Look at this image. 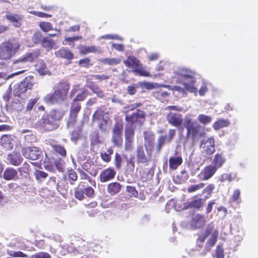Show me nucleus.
I'll use <instances>...</instances> for the list:
<instances>
[{
  "label": "nucleus",
  "mask_w": 258,
  "mask_h": 258,
  "mask_svg": "<svg viewBox=\"0 0 258 258\" xmlns=\"http://www.w3.org/2000/svg\"><path fill=\"white\" fill-rule=\"evenodd\" d=\"M196 74L194 71L190 69L181 68L174 72L173 78L177 83L182 84L187 91L197 96L198 91L195 86L197 81Z\"/></svg>",
  "instance_id": "nucleus-1"
},
{
  "label": "nucleus",
  "mask_w": 258,
  "mask_h": 258,
  "mask_svg": "<svg viewBox=\"0 0 258 258\" xmlns=\"http://www.w3.org/2000/svg\"><path fill=\"white\" fill-rule=\"evenodd\" d=\"M62 116V112L52 110L47 115L43 116L36 125L44 131L55 130L59 126V120Z\"/></svg>",
  "instance_id": "nucleus-2"
},
{
  "label": "nucleus",
  "mask_w": 258,
  "mask_h": 258,
  "mask_svg": "<svg viewBox=\"0 0 258 258\" xmlns=\"http://www.w3.org/2000/svg\"><path fill=\"white\" fill-rule=\"evenodd\" d=\"M20 47L17 40H9L0 44V60L1 66H4V61L11 59L18 51Z\"/></svg>",
  "instance_id": "nucleus-3"
},
{
  "label": "nucleus",
  "mask_w": 258,
  "mask_h": 258,
  "mask_svg": "<svg viewBox=\"0 0 258 258\" xmlns=\"http://www.w3.org/2000/svg\"><path fill=\"white\" fill-rule=\"evenodd\" d=\"M210 235V238L208 240L206 243L205 248L203 251V255L205 254L210 249V247L214 246L217 241L218 236V232L217 230L214 229V225L212 223L209 224L206 227L204 233H202L199 238L197 239V246L202 247L203 243L206 238Z\"/></svg>",
  "instance_id": "nucleus-4"
},
{
  "label": "nucleus",
  "mask_w": 258,
  "mask_h": 258,
  "mask_svg": "<svg viewBox=\"0 0 258 258\" xmlns=\"http://www.w3.org/2000/svg\"><path fill=\"white\" fill-rule=\"evenodd\" d=\"M85 243L84 241L83 242V244L77 247L73 244H60L58 253L61 255H65L67 253L74 255L83 253L89 250V247Z\"/></svg>",
  "instance_id": "nucleus-5"
},
{
  "label": "nucleus",
  "mask_w": 258,
  "mask_h": 258,
  "mask_svg": "<svg viewBox=\"0 0 258 258\" xmlns=\"http://www.w3.org/2000/svg\"><path fill=\"white\" fill-rule=\"evenodd\" d=\"M184 126L187 130V138L191 136L195 138L202 136L200 131L202 126L196 121H192L191 119L186 118L184 119Z\"/></svg>",
  "instance_id": "nucleus-6"
},
{
  "label": "nucleus",
  "mask_w": 258,
  "mask_h": 258,
  "mask_svg": "<svg viewBox=\"0 0 258 258\" xmlns=\"http://www.w3.org/2000/svg\"><path fill=\"white\" fill-rule=\"evenodd\" d=\"M152 150L146 147V151L142 146L137 147L136 150V158L138 163L148 165L151 160L152 157Z\"/></svg>",
  "instance_id": "nucleus-7"
},
{
  "label": "nucleus",
  "mask_w": 258,
  "mask_h": 258,
  "mask_svg": "<svg viewBox=\"0 0 258 258\" xmlns=\"http://www.w3.org/2000/svg\"><path fill=\"white\" fill-rule=\"evenodd\" d=\"M22 154L26 159L31 160L40 159L42 156L41 150L37 147H26L22 149Z\"/></svg>",
  "instance_id": "nucleus-8"
},
{
  "label": "nucleus",
  "mask_w": 258,
  "mask_h": 258,
  "mask_svg": "<svg viewBox=\"0 0 258 258\" xmlns=\"http://www.w3.org/2000/svg\"><path fill=\"white\" fill-rule=\"evenodd\" d=\"M33 83V77L31 76L26 77L25 79L14 89L13 92L14 95L20 97L22 94L24 93L28 90L32 88Z\"/></svg>",
  "instance_id": "nucleus-9"
},
{
  "label": "nucleus",
  "mask_w": 258,
  "mask_h": 258,
  "mask_svg": "<svg viewBox=\"0 0 258 258\" xmlns=\"http://www.w3.org/2000/svg\"><path fill=\"white\" fill-rule=\"evenodd\" d=\"M74 189L75 197L80 201L85 198V195L89 198H92L94 196V190L91 186H86L79 184Z\"/></svg>",
  "instance_id": "nucleus-10"
},
{
  "label": "nucleus",
  "mask_w": 258,
  "mask_h": 258,
  "mask_svg": "<svg viewBox=\"0 0 258 258\" xmlns=\"http://www.w3.org/2000/svg\"><path fill=\"white\" fill-rule=\"evenodd\" d=\"M200 148L204 155H212L215 151V140L212 137L201 142Z\"/></svg>",
  "instance_id": "nucleus-11"
},
{
  "label": "nucleus",
  "mask_w": 258,
  "mask_h": 258,
  "mask_svg": "<svg viewBox=\"0 0 258 258\" xmlns=\"http://www.w3.org/2000/svg\"><path fill=\"white\" fill-rule=\"evenodd\" d=\"M81 104L77 101H74L71 104L70 117L67 122L68 127H73L77 121V114L81 110Z\"/></svg>",
  "instance_id": "nucleus-12"
},
{
  "label": "nucleus",
  "mask_w": 258,
  "mask_h": 258,
  "mask_svg": "<svg viewBox=\"0 0 258 258\" xmlns=\"http://www.w3.org/2000/svg\"><path fill=\"white\" fill-rule=\"evenodd\" d=\"M145 114L144 111L137 109L136 112H133L131 115H126L125 120L126 123L134 125L135 122L141 124L145 120Z\"/></svg>",
  "instance_id": "nucleus-13"
},
{
  "label": "nucleus",
  "mask_w": 258,
  "mask_h": 258,
  "mask_svg": "<svg viewBox=\"0 0 258 258\" xmlns=\"http://www.w3.org/2000/svg\"><path fill=\"white\" fill-rule=\"evenodd\" d=\"M122 130L123 125L119 122H116L112 128V141L114 144L117 147L120 146L122 143Z\"/></svg>",
  "instance_id": "nucleus-14"
},
{
  "label": "nucleus",
  "mask_w": 258,
  "mask_h": 258,
  "mask_svg": "<svg viewBox=\"0 0 258 258\" xmlns=\"http://www.w3.org/2000/svg\"><path fill=\"white\" fill-rule=\"evenodd\" d=\"M65 98L56 90L53 93H49L44 97V101L48 104L59 103L63 101Z\"/></svg>",
  "instance_id": "nucleus-15"
},
{
  "label": "nucleus",
  "mask_w": 258,
  "mask_h": 258,
  "mask_svg": "<svg viewBox=\"0 0 258 258\" xmlns=\"http://www.w3.org/2000/svg\"><path fill=\"white\" fill-rule=\"evenodd\" d=\"M166 118L169 123L176 127L181 125L183 121L181 114L172 112L166 115Z\"/></svg>",
  "instance_id": "nucleus-16"
},
{
  "label": "nucleus",
  "mask_w": 258,
  "mask_h": 258,
  "mask_svg": "<svg viewBox=\"0 0 258 258\" xmlns=\"http://www.w3.org/2000/svg\"><path fill=\"white\" fill-rule=\"evenodd\" d=\"M6 18L10 23H12L14 27L19 28L22 25L23 16L21 15L7 12L6 15Z\"/></svg>",
  "instance_id": "nucleus-17"
},
{
  "label": "nucleus",
  "mask_w": 258,
  "mask_h": 258,
  "mask_svg": "<svg viewBox=\"0 0 258 258\" xmlns=\"http://www.w3.org/2000/svg\"><path fill=\"white\" fill-rule=\"evenodd\" d=\"M217 170L216 167L210 164L202 170L199 177L202 180H207L214 175Z\"/></svg>",
  "instance_id": "nucleus-18"
},
{
  "label": "nucleus",
  "mask_w": 258,
  "mask_h": 258,
  "mask_svg": "<svg viewBox=\"0 0 258 258\" xmlns=\"http://www.w3.org/2000/svg\"><path fill=\"white\" fill-rule=\"evenodd\" d=\"M44 164L45 168L50 171H53L54 169V167L59 172H63L64 171V162L62 159H59L58 160L55 161L54 165L51 164V162L49 163L44 161Z\"/></svg>",
  "instance_id": "nucleus-19"
},
{
  "label": "nucleus",
  "mask_w": 258,
  "mask_h": 258,
  "mask_svg": "<svg viewBox=\"0 0 258 258\" xmlns=\"http://www.w3.org/2000/svg\"><path fill=\"white\" fill-rule=\"evenodd\" d=\"M7 160L9 164L17 166L21 164L23 158L19 153L12 152L8 155Z\"/></svg>",
  "instance_id": "nucleus-20"
},
{
  "label": "nucleus",
  "mask_w": 258,
  "mask_h": 258,
  "mask_svg": "<svg viewBox=\"0 0 258 258\" xmlns=\"http://www.w3.org/2000/svg\"><path fill=\"white\" fill-rule=\"evenodd\" d=\"M54 55L56 57L69 60H72L74 57L73 53L67 47H61L59 50L55 51Z\"/></svg>",
  "instance_id": "nucleus-21"
},
{
  "label": "nucleus",
  "mask_w": 258,
  "mask_h": 258,
  "mask_svg": "<svg viewBox=\"0 0 258 258\" xmlns=\"http://www.w3.org/2000/svg\"><path fill=\"white\" fill-rule=\"evenodd\" d=\"M116 174V171L110 168L103 170L99 175L100 180L101 182H105L112 180Z\"/></svg>",
  "instance_id": "nucleus-22"
},
{
  "label": "nucleus",
  "mask_w": 258,
  "mask_h": 258,
  "mask_svg": "<svg viewBox=\"0 0 258 258\" xmlns=\"http://www.w3.org/2000/svg\"><path fill=\"white\" fill-rule=\"evenodd\" d=\"M206 223L205 217L200 214H197L193 216L191 221L192 228L197 229L203 227Z\"/></svg>",
  "instance_id": "nucleus-23"
},
{
  "label": "nucleus",
  "mask_w": 258,
  "mask_h": 258,
  "mask_svg": "<svg viewBox=\"0 0 258 258\" xmlns=\"http://www.w3.org/2000/svg\"><path fill=\"white\" fill-rule=\"evenodd\" d=\"M3 177L7 180H15L18 178V171L13 168H7L4 172Z\"/></svg>",
  "instance_id": "nucleus-24"
},
{
  "label": "nucleus",
  "mask_w": 258,
  "mask_h": 258,
  "mask_svg": "<svg viewBox=\"0 0 258 258\" xmlns=\"http://www.w3.org/2000/svg\"><path fill=\"white\" fill-rule=\"evenodd\" d=\"M69 89L70 84L67 82H62L57 84L56 90L66 99Z\"/></svg>",
  "instance_id": "nucleus-25"
},
{
  "label": "nucleus",
  "mask_w": 258,
  "mask_h": 258,
  "mask_svg": "<svg viewBox=\"0 0 258 258\" xmlns=\"http://www.w3.org/2000/svg\"><path fill=\"white\" fill-rule=\"evenodd\" d=\"M225 161V157L222 154H216L211 164L218 169L223 166Z\"/></svg>",
  "instance_id": "nucleus-26"
},
{
  "label": "nucleus",
  "mask_w": 258,
  "mask_h": 258,
  "mask_svg": "<svg viewBox=\"0 0 258 258\" xmlns=\"http://www.w3.org/2000/svg\"><path fill=\"white\" fill-rule=\"evenodd\" d=\"M35 70L40 75H50L48 69L43 60L38 61L35 66Z\"/></svg>",
  "instance_id": "nucleus-27"
},
{
  "label": "nucleus",
  "mask_w": 258,
  "mask_h": 258,
  "mask_svg": "<svg viewBox=\"0 0 258 258\" xmlns=\"http://www.w3.org/2000/svg\"><path fill=\"white\" fill-rule=\"evenodd\" d=\"M1 145L6 150H10L13 147L12 139L8 135H3L1 139Z\"/></svg>",
  "instance_id": "nucleus-28"
},
{
  "label": "nucleus",
  "mask_w": 258,
  "mask_h": 258,
  "mask_svg": "<svg viewBox=\"0 0 258 258\" xmlns=\"http://www.w3.org/2000/svg\"><path fill=\"white\" fill-rule=\"evenodd\" d=\"M41 44L47 51H49L53 48H55V46L56 45L53 40L50 39L48 37L43 38L41 41Z\"/></svg>",
  "instance_id": "nucleus-29"
},
{
  "label": "nucleus",
  "mask_w": 258,
  "mask_h": 258,
  "mask_svg": "<svg viewBox=\"0 0 258 258\" xmlns=\"http://www.w3.org/2000/svg\"><path fill=\"white\" fill-rule=\"evenodd\" d=\"M182 163V158L180 156L171 157L169 159V168L172 170L177 169Z\"/></svg>",
  "instance_id": "nucleus-30"
},
{
  "label": "nucleus",
  "mask_w": 258,
  "mask_h": 258,
  "mask_svg": "<svg viewBox=\"0 0 258 258\" xmlns=\"http://www.w3.org/2000/svg\"><path fill=\"white\" fill-rule=\"evenodd\" d=\"M81 51L85 54L88 53H101L102 52L100 47L95 45L82 46L81 48Z\"/></svg>",
  "instance_id": "nucleus-31"
},
{
  "label": "nucleus",
  "mask_w": 258,
  "mask_h": 258,
  "mask_svg": "<svg viewBox=\"0 0 258 258\" xmlns=\"http://www.w3.org/2000/svg\"><path fill=\"white\" fill-rule=\"evenodd\" d=\"M230 124L229 120L227 119H220L216 121L212 125L213 128L217 131L220 128L227 127Z\"/></svg>",
  "instance_id": "nucleus-32"
},
{
  "label": "nucleus",
  "mask_w": 258,
  "mask_h": 258,
  "mask_svg": "<svg viewBox=\"0 0 258 258\" xmlns=\"http://www.w3.org/2000/svg\"><path fill=\"white\" fill-rule=\"evenodd\" d=\"M124 64L130 68L135 69L139 67L140 61L133 56H128L127 59L123 61Z\"/></svg>",
  "instance_id": "nucleus-33"
},
{
  "label": "nucleus",
  "mask_w": 258,
  "mask_h": 258,
  "mask_svg": "<svg viewBox=\"0 0 258 258\" xmlns=\"http://www.w3.org/2000/svg\"><path fill=\"white\" fill-rule=\"evenodd\" d=\"M40 54V50L36 49L32 52L26 53L23 57L27 62H32L39 57Z\"/></svg>",
  "instance_id": "nucleus-34"
},
{
  "label": "nucleus",
  "mask_w": 258,
  "mask_h": 258,
  "mask_svg": "<svg viewBox=\"0 0 258 258\" xmlns=\"http://www.w3.org/2000/svg\"><path fill=\"white\" fill-rule=\"evenodd\" d=\"M121 188L120 184L117 182H112L108 185L107 191L111 195L118 193Z\"/></svg>",
  "instance_id": "nucleus-35"
},
{
  "label": "nucleus",
  "mask_w": 258,
  "mask_h": 258,
  "mask_svg": "<svg viewBox=\"0 0 258 258\" xmlns=\"http://www.w3.org/2000/svg\"><path fill=\"white\" fill-rule=\"evenodd\" d=\"M26 63L27 61L24 59V57L22 56L19 59L14 60L11 66L13 69H23L26 68Z\"/></svg>",
  "instance_id": "nucleus-36"
},
{
  "label": "nucleus",
  "mask_w": 258,
  "mask_h": 258,
  "mask_svg": "<svg viewBox=\"0 0 258 258\" xmlns=\"http://www.w3.org/2000/svg\"><path fill=\"white\" fill-rule=\"evenodd\" d=\"M88 87L92 91L96 94L98 97L102 98L104 96V94L101 89L98 86V85L94 84L92 82L88 83L87 85Z\"/></svg>",
  "instance_id": "nucleus-37"
},
{
  "label": "nucleus",
  "mask_w": 258,
  "mask_h": 258,
  "mask_svg": "<svg viewBox=\"0 0 258 258\" xmlns=\"http://www.w3.org/2000/svg\"><path fill=\"white\" fill-rule=\"evenodd\" d=\"M99 61L105 65L113 66L119 63L121 60L118 58H102Z\"/></svg>",
  "instance_id": "nucleus-38"
},
{
  "label": "nucleus",
  "mask_w": 258,
  "mask_h": 258,
  "mask_svg": "<svg viewBox=\"0 0 258 258\" xmlns=\"http://www.w3.org/2000/svg\"><path fill=\"white\" fill-rule=\"evenodd\" d=\"M25 72V70H22L19 71L14 72L7 75L4 73L0 72V82L1 83H4L7 80L13 78L14 76L21 74Z\"/></svg>",
  "instance_id": "nucleus-39"
},
{
  "label": "nucleus",
  "mask_w": 258,
  "mask_h": 258,
  "mask_svg": "<svg viewBox=\"0 0 258 258\" xmlns=\"http://www.w3.org/2000/svg\"><path fill=\"white\" fill-rule=\"evenodd\" d=\"M134 126L126 124L125 128V137L126 140H133L134 136Z\"/></svg>",
  "instance_id": "nucleus-40"
},
{
  "label": "nucleus",
  "mask_w": 258,
  "mask_h": 258,
  "mask_svg": "<svg viewBox=\"0 0 258 258\" xmlns=\"http://www.w3.org/2000/svg\"><path fill=\"white\" fill-rule=\"evenodd\" d=\"M203 199H200L193 200L189 202L185 206V208H197L199 209L203 205Z\"/></svg>",
  "instance_id": "nucleus-41"
},
{
  "label": "nucleus",
  "mask_w": 258,
  "mask_h": 258,
  "mask_svg": "<svg viewBox=\"0 0 258 258\" xmlns=\"http://www.w3.org/2000/svg\"><path fill=\"white\" fill-rule=\"evenodd\" d=\"M34 175L36 179L42 182L48 176V174L43 171L36 169L34 173Z\"/></svg>",
  "instance_id": "nucleus-42"
},
{
  "label": "nucleus",
  "mask_w": 258,
  "mask_h": 258,
  "mask_svg": "<svg viewBox=\"0 0 258 258\" xmlns=\"http://www.w3.org/2000/svg\"><path fill=\"white\" fill-rule=\"evenodd\" d=\"M89 95V92L86 89H83L82 91L78 93L75 98L73 99L74 101H82L85 99Z\"/></svg>",
  "instance_id": "nucleus-43"
},
{
  "label": "nucleus",
  "mask_w": 258,
  "mask_h": 258,
  "mask_svg": "<svg viewBox=\"0 0 258 258\" xmlns=\"http://www.w3.org/2000/svg\"><path fill=\"white\" fill-rule=\"evenodd\" d=\"M197 119L203 124H207L210 123L212 121V117L210 116L203 114H199Z\"/></svg>",
  "instance_id": "nucleus-44"
},
{
  "label": "nucleus",
  "mask_w": 258,
  "mask_h": 258,
  "mask_svg": "<svg viewBox=\"0 0 258 258\" xmlns=\"http://www.w3.org/2000/svg\"><path fill=\"white\" fill-rule=\"evenodd\" d=\"M40 29L45 32L53 30L52 25L50 22H43L39 24Z\"/></svg>",
  "instance_id": "nucleus-45"
},
{
  "label": "nucleus",
  "mask_w": 258,
  "mask_h": 258,
  "mask_svg": "<svg viewBox=\"0 0 258 258\" xmlns=\"http://www.w3.org/2000/svg\"><path fill=\"white\" fill-rule=\"evenodd\" d=\"M205 186L203 183H200L198 184L190 185L187 188V191L189 192H193L196 191L200 189L203 188Z\"/></svg>",
  "instance_id": "nucleus-46"
},
{
  "label": "nucleus",
  "mask_w": 258,
  "mask_h": 258,
  "mask_svg": "<svg viewBox=\"0 0 258 258\" xmlns=\"http://www.w3.org/2000/svg\"><path fill=\"white\" fill-rule=\"evenodd\" d=\"M167 142L166 136L161 135L158 139L157 149L158 151H160L162 146Z\"/></svg>",
  "instance_id": "nucleus-47"
},
{
  "label": "nucleus",
  "mask_w": 258,
  "mask_h": 258,
  "mask_svg": "<svg viewBox=\"0 0 258 258\" xmlns=\"http://www.w3.org/2000/svg\"><path fill=\"white\" fill-rule=\"evenodd\" d=\"M32 39L34 43L37 44L41 43L42 39V34L40 31H37L33 34Z\"/></svg>",
  "instance_id": "nucleus-48"
},
{
  "label": "nucleus",
  "mask_w": 258,
  "mask_h": 258,
  "mask_svg": "<svg viewBox=\"0 0 258 258\" xmlns=\"http://www.w3.org/2000/svg\"><path fill=\"white\" fill-rule=\"evenodd\" d=\"M8 254L14 257H26L27 255L20 251H14V250H8Z\"/></svg>",
  "instance_id": "nucleus-49"
},
{
  "label": "nucleus",
  "mask_w": 258,
  "mask_h": 258,
  "mask_svg": "<svg viewBox=\"0 0 258 258\" xmlns=\"http://www.w3.org/2000/svg\"><path fill=\"white\" fill-rule=\"evenodd\" d=\"M30 170V166L27 162L23 163L22 166L18 168V170L21 173H28Z\"/></svg>",
  "instance_id": "nucleus-50"
},
{
  "label": "nucleus",
  "mask_w": 258,
  "mask_h": 258,
  "mask_svg": "<svg viewBox=\"0 0 258 258\" xmlns=\"http://www.w3.org/2000/svg\"><path fill=\"white\" fill-rule=\"evenodd\" d=\"M68 177L70 179V182L71 184H74V182L78 179V176L76 172L73 170H71L68 171Z\"/></svg>",
  "instance_id": "nucleus-51"
},
{
  "label": "nucleus",
  "mask_w": 258,
  "mask_h": 258,
  "mask_svg": "<svg viewBox=\"0 0 258 258\" xmlns=\"http://www.w3.org/2000/svg\"><path fill=\"white\" fill-rule=\"evenodd\" d=\"M208 84L207 83L205 82H203L202 84L200 87V89L199 90V93L201 96H204L206 94V93L208 92Z\"/></svg>",
  "instance_id": "nucleus-52"
},
{
  "label": "nucleus",
  "mask_w": 258,
  "mask_h": 258,
  "mask_svg": "<svg viewBox=\"0 0 258 258\" xmlns=\"http://www.w3.org/2000/svg\"><path fill=\"white\" fill-rule=\"evenodd\" d=\"M169 65L167 61H160L156 67L157 71H162L167 70V67Z\"/></svg>",
  "instance_id": "nucleus-53"
},
{
  "label": "nucleus",
  "mask_w": 258,
  "mask_h": 258,
  "mask_svg": "<svg viewBox=\"0 0 258 258\" xmlns=\"http://www.w3.org/2000/svg\"><path fill=\"white\" fill-rule=\"evenodd\" d=\"M135 168V163L133 159L130 158L126 159V170L127 171L133 172Z\"/></svg>",
  "instance_id": "nucleus-54"
},
{
  "label": "nucleus",
  "mask_w": 258,
  "mask_h": 258,
  "mask_svg": "<svg viewBox=\"0 0 258 258\" xmlns=\"http://www.w3.org/2000/svg\"><path fill=\"white\" fill-rule=\"evenodd\" d=\"M240 196V190L239 189H236L234 190L232 196L231 197V199L233 202H235L236 203H240L239 199Z\"/></svg>",
  "instance_id": "nucleus-55"
},
{
  "label": "nucleus",
  "mask_w": 258,
  "mask_h": 258,
  "mask_svg": "<svg viewBox=\"0 0 258 258\" xmlns=\"http://www.w3.org/2000/svg\"><path fill=\"white\" fill-rule=\"evenodd\" d=\"M235 177L232 176V173H225L221 175L220 177V181L221 182H224L226 180H228L229 182H231L234 180Z\"/></svg>",
  "instance_id": "nucleus-56"
},
{
  "label": "nucleus",
  "mask_w": 258,
  "mask_h": 258,
  "mask_svg": "<svg viewBox=\"0 0 258 258\" xmlns=\"http://www.w3.org/2000/svg\"><path fill=\"white\" fill-rule=\"evenodd\" d=\"M101 39H113L122 40L123 39L117 35L106 34L100 37Z\"/></svg>",
  "instance_id": "nucleus-57"
},
{
  "label": "nucleus",
  "mask_w": 258,
  "mask_h": 258,
  "mask_svg": "<svg viewBox=\"0 0 258 258\" xmlns=\"http://www.w3.org/2000/svg\"><path fill=\"white\" fill-rule=\"evenodd\" d=\"M32 258H51V256L47 252H39L33 255Z\"/></svg>",
  "instance_id": "nucleus-58"
},
{
  "label": "nucleus",
  "mask_w": 258,
  "mask_h": 258,
  "mask_svg": "<svg viewBox=\"0 0 258 258\" xmlns=\"http://www.w3.org/2000/svg\"><path fill=\"white\" fill-rule=\"evenodd\" d=\"M54 150L56 152L59 153L62 157H65L66 155V151L64 148L61 146L57 145L54 147Z\"/></svg>",
  "instance_id": "nucleus-59"
},
{
  "label": "nucleus",
  "mask_w": 258,
  "mask_h": 258,
  "mask_svg": "<svg viewBox=\"0 0 258 258\" xmlns=\"http://www.w3.org/2000/svg\"><path fill=\"white\" fill-rule=\"evenodd\" d=\"M216 258H224V250L220 245L217 246L216 250Z\"/></svg>",
  "instance_id": "nucleus-60"
},
{
  "label": "nucleus",
  "mask_w": 258,
  "mask_h": 258,
  "mask_svg": "<svg viewBox=\"0 0 258 258\" xmlns=\"http://www.w3.org/2000/svg\"><path fill=\"white\" fill-rule=\"evenodd\" d=\"M215 188V185L213 184H209L203 190V193L206 194L207 195H210L213 190Z\"/></svg>",
  "instance_id": "nucleus-61"
},
{
  "label": "nucleus",
  "mask_w": 258,
  "mask_h": 258,
  "mask_svg": "<svg viewBox=\"0 0 258 258\" xmlns=\"http://www.w3.org/2000/svg\"><path fill=\"white\" fill-rule=\"evenodd\" d=\"M126 190L130 194L131 196L136 197L138 195V191L136 190V188L134 186H127Z\"/></svg>",
  "instance_id": "nucleus-62"
},
{
  "label": "nucleus",
  "mask_w": 258,
  "mask_h": 258,
  "mask_svg": "<svg viewBox=\"0 0 258 258\" xmlns=\"http://www.w3.org/2000/svg\"><path fill=\"white\" fill-rule=\"evenodd\" d=\"M103 115V111L100 109H97L93 114L92 119L95 121L96 119H100Z\"/></svg>",
  "instance_id": "nucleus-63"
},
{
  "label": "nucleus",
  "mask_w": 258,
  "mask_h": 258,
  "mask_svg": "<svg viewBox=\"0 0 258 258\" xmlns=\"http://www.w3.org/2000/svg\"><path fill=\"white\" fill-rule=\"evenodd\" d=\"M24 139L26 142L28 143H33L36 140V136L32 133L25 135Z\"/></svg>",
  "instance_id": "nucleus-64"
}]
</instances>
